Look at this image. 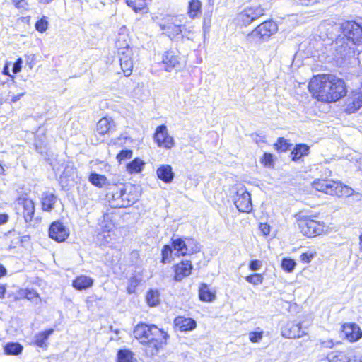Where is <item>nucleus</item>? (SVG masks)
I'll list each match as a JSON object with an SVG mask.
<instances>
[{
  "mask_svg": "<svg viewBox=\"0 0 362 362\" xmlns=\"http://www.w3.org/2000/svg\"><path fill=\"white\" fill-rule=\"evenodd\" d=\"M6 293V287L4 285H0V298H4Z\"/></svg>",
  "mask_w": 362,
  "mask_h": 362,
  "instance_id": "56",
  "label": "nucleus"
},
{
  "mask_svg": "<svg viewBox=\"0 0 362 362\" xmlns=\"http://www.w3.org/2000/svg\"><path fill=\"white\" fill-rule=\"evenodd\" d=\"M245 279L248 283L253 285H259L263 282V276L257 273L246 276Z\"/></svg>",
  "mask_w": 362,
  "mask_h": 362,
  "instance_id": "39",
  "label": "nucleus"
},
{
  "mask_svg": "<svg viewBox=\"0 0 362 362\" xmlns=\"http://www.w3.org/2000/svg\"><path fill=\"white\" fill-rule=\"evenodd\" d=\"M193 266L190 261H182L175 267L174 279L180 281L184 278L190 275Z\"/></svg>",
  "mask_w": 362,
  "mask_h": 362,
  "instance_id": "15",
  "label": "nucleus"
},
{
  "mask_svg": "<svg viewBox=\"0 0 362 362\" xmlns=\"http://www.w3.org/2000/svg\"><path fill=\"white\" fill-rule=\"evenodd\" d=\"M249 339L252 343H258L263 338V331L251 332L248 334Z\"/></svg>",
  "mask_w": 362,
  "mask_h": 362,
  "instance_id": "42",
  "label": "nucleus"
},
{
  "mask_svg": "<svg viewBox=\"0 0 362 362\" xmlns=\"http://www.w3.org/2000/svg\"><path fill=\"white\" fill-rule=\"evenodd\" d=\"M360 245L362 247V234L360 235Z\"/></svg>",
  "mask_w": 362,
  "mask_h": 362,
  "instance_id": "61",
  "label": "nucleus"
},
{
  "mask_svg": "<svg viewBox=\"0 0 362 362\" xmlns=\"http://www.w3.org/2000/svg\"><path fill=\"white\" fill-rule=\"evenodd\" d=\"M122 186L119 187L115 192H113L110 205L113 208H124L128 206V202L122 201Z\"/></svg>",
  "mask_w": 362,
  "mask_h": 362,
  "instance_id": "23",
  "label": "nucleus"
},
{
  "mask_svg": "<svg viewBox=\"0 0 362 362\" xmlns=\"http://www.w3.org/2000/svg\"><path fill=\"white\" fill-rule=\"evenodd\" d=\"M298 226L304 235L312 237L320 235L324 230L325 225L323 222L306 217L299 221Z\"/></svg>",
  "mask_w": 362,
  "mask_h": 362,
  "instance_id": "7",
  "label": "nucleus"
},
{
  "mask_svg": "<svg viewBox=\"0 0 362 362\" xmlns=\"http://www.w3.org/2000/svg\"><path fill=\"white\" fill-rule=\"evenodd\" d=\"M298 4L305 6L313 5L319 1V0H296Z\"/></svg>",
  "mask_w": 362,
  "mask_h": 362,
  "instance_id": "52",
  "label": "nucleus"
},
{
  "mask_svg": "<svg viewBox=\"0 0 362 362\" xmlns=\"http://www.w3.org/2000/svg\"><path fill=\"white\" fill-rule=\"evenodd\" d=\"M77 177V170L73 165H66L60 175L59 180L62 185H69V181H74Z\"/></svg>",
  "mask_w": 362,
  "mask_h": 362,
  "instance_id": "21",
  "label": "nucleus"
},
{
  "mask_svg": "<svg viewBox=\"0 0 362 362\" xmlns=\"http://www.w3.org/2000/svg\"><path fill=\"white\" fill-rule=\"evenodd\" d=\"M262 267V262L259 260H252L250 263L249 268L252 271H258Z\"/></svg>",
  "mask_w": 362,
  "mask_h": 362,
  "instance_id": "48",
  "label": "nucleus"
},
{
  "mask_svg": "<svg viewBox=\"0 0 362 362\" xmlns=\"http://www.w3.org/2000/svg\"><path fill=\"white\" fill-rule=\"evenodd\" d=\"M329 362H348V356L344 351H333L327 356Z\"/></svg>",
  "mask_w": 362,
  "mask_h": 362,
  "instance_id": "31",
  "label": "nucleus"
},
{
  "mask_svg": "<svg viewBox=\"0 0 362 362\" xmlns=\"http://www.w3.org/2000/svg\"><path fill=\"white\" fill-rule=\"evenodd\" d=\"M158 177L165 183H170L174 179L175 174L170 165H161L156 170Z\"/></svg>",
  "mask_w": 362,
  "mask_h": 362,
  "instance_id": "19",
  "label": "nucleus"
},
{
  "mask_svg": "<svg viewBox=\"0 0 362 362\" xmlns=\"http://www.w3.org/2000/svg\"><path fill=\"white\" fill-rule=\"evenodd\" d=\"M18 210L22 211L25 222L28 223L32 221L35 213V204L32 199L29 198L22 197L18 201Z\"/></svg>",
  "mask_w": 362,
  "mask_h": 362,
  "instance_id": "14",
  "label": "nucleus"
},
{
  "mask_svg": "<svg viewBox=\"0 0 362 362\" xmlns=\"http://www.w3.org/2000/svg\"><path fill=\"white\" fill-rule=\"evenodd\" d=\"M2 72H3V74H4V75L11 76V75H10V73H9V69H8V66H5L4 67V69H3V71H2Z\"/></svg>",
  "mask_w": 362,
  "mask_h": 362,
  "instance_id": "58",
  "label": "nucleus"
},
{
  "mask_svg": "<svg viewBox=\"0 0 362 362\" xmlns=\"http://www.w3.org/2000/svg\"><path fill=\"white\" fill-rule=\"evenodd\" d=\"M277 30L276 24L272 21H266L254 29L249 37L254 40H265Z\"/></svg>",
  "mask_w": 362,
  "mask_h": 362,
  "instance_id": "8",
  "label": "nucleus"
},
{
  "mask_svg": "<svg viewBox=\"0 0 362 362\" xmlns=\"http://www.w3.org/2000/svg\"><path fill=\"white\" fill-rule=\"evenodd\" d=\"M127 4L129 6H131L135 11L141 10V7H136L135 6V2L132 0H127Z\"/></svg>",
  "mask_w": 362,
  "mask_h": 362,
  "instance_id": "53",
  "label": "nucleus"
},
{
  "mask_svg": "<svg viewBox=\"0 0 362 362\" xmlns=\"http://www.w3.org/2000/svg\"><path fill=\"white\" fill-rule=\"evenodd\" d=\"M24 94H25V92H23V93H19V94H17V95H13V96H12V98H11V102H12V103H16V102H17L18 100H20V98H21L23 95H24Z\"/></svg>",
  "mask_w": 362,
  "mask_h": 362,
  "instance_id": "55",
  "label": "nucleus"
},
{
  "mask_svg": "<svg viewBox=\"0 0 362 362\" xmlns=\"http://www.w3.org/2000/svg\"><path fill=\"white\" fill-rule=\"evenodd\" d=\"M122 201H125V202H129L128 206H130L131 204H132L136 201L134 197H133L129 194L127 193L126 189L124 188V186H122Z\"/></svg>",
  "mask_w": 362,
  "mask_h": 362,
  "instance_id": "46",
  "label": "nucleus"
},
{
  "mask_svg": "<svg viewBox=\"0 0 362 362\" xmlns=\"http://www.w3.org/2000/svg\"><path fill=\"white\" fill-rule=\"evenodd\" d=\"M48 23L45 19V17L38 20L35 23V28L37 31L43 33L47 29Z\"/></svg>",
  "mask_w": 362,
  "mask_h": 362,
  "instance_id": "44",
  "label": "nucleus"
},
{
  "mask_svg": "<svg viewBox=\"0 0 362 362\" xmlns=\"http://www.w3.org/2000/svg\"><path fill=\"white\" fill-rule=\"evenodd\" d=\"M69 235V230L62 222H53L49 229V236L58 243L66 240Z\"/></svg>",
  "mask_w": 362,
  "mask_h": 362,
  "instance_id": "12",
  "label": "nucleus"
},
{
  "mask_svg": "<svg viewBox=\"0 0 362 362\" xmlns=\"http://www.w3.org/2000/svg\"><path fill=\"white\" fill-rule=\"evenodd\" d=\"M54 332L53 329H49L44 332H40L35 337V344L38 347H45L47 346V341L49 336Z\"/></svg>",
  "mask_w": 362,
  "mask_h": 362,
  "instance_id": "28",
  "label": "nucleus"
},
{
  "mask_svg": "<svg viewBox=\"0 0 362 362\" xmlns=\"http://www.w3.org/2000/svg\"><path fill=\"white\" fill-rule=\"evenodd\" d=\"M12 2L17 8H25L27 4L25 0H12Z\"/></svg>",
  "mask_w": 362,
  "mask_h": 362,
  "instance_id": "50",
  "label": "nucleus"
},
{
  "mask_svg": "<svg viewBox=\"0 0 362 362\" xmlns=\"http://www.w3.org/2000/svg\"><path fill=\"white\" fill-rule=\"evenodd\" d=\"M185 33H186V34H187V35H188L189 36H190V37H191V38H190L189 40H192V37H193V36H192V30H191L189 28V29H187V28H186Z\"/></svg>",
  "mask_w": 362,
  "mask_h": 362,
  "instance_id": "59",
  "label": "nucleus"
},
{
  "mask_svg": "<svg viewBox=\"0 0 362 362\" xmlns=\"http://www.w3.org/2000/svg\"><path fill=\"white\" fill-rule=\"evenodd\" d=\"M22 296L28 300H32L37 303L40 296L37 292L33 289H25L21 291Z\"/></svg>",
  "mask_w": 362,
  "mask_h": 362,
  "instance_id": "38",
  "label": "nucleus"
},
{
  "mask_svg": "<svg viewBox=\"0 0 362 362\" xmlns=\"http://www.w3.org/2000/svg\"><path fill=\"white\" fill-rule=\"evenodd\" d=\"M121 37V34H119ZM116 46L119 49V62L121 69L125 76H128L132 74L133 68V61L132 59V50L127 43L124 46L120 44V38L116 42Z\"/></svg>",
  "mask_w": 362,
  "mask_h": 362,
  "instance_id": "5",
  "label": "nucleus"
},
{
  "mask_svg": "<svg viewBox=\"0 0 362 362\" xmlns=\"http://www.w3.org/2000/svg\"><path fill=\"white\" fill-rule=\"evenodd\" d=\"M23 351V346L18 343H8L4 346V351L7 355H18Z\"/></svg>",
  "mask_w": 362,
  "mask_h": 362,
  "instance_id": "33",
  "label": "nucleus"
},
{
  "mask_svg": "<svg viewBox=\"0 0 362 362\" xmlns=\"http://www.w3.org/2000/svg\"><path fill=\"white\" fill-rule=\"evenodd\" d=\"M6 269H5V267L0 264V278L2 277L3 276L6 275Z\"/></svg>",
  "mask_w": 362,
  "mask_h": 362,
  "instance_id": "57",
  "label": "nucleus"
},
{
  "mask_svg": "<svg viewBox=\"0 0 362 362\" xmlns=\"http://www.w3.org/2000/svg\"><path fill=\"white\" fill-rule=\"evenodd\" d=\"M343 331L347 339L350 341H356L362 337V332L356 324L351 323L344 325Z\"/></svg>",
  "mask_w": 362,
  "mask_h": 362,
  "instance_id": "17",
  "label": "nucleus"
},
{
  "mask_svg": "<svg viewBox=\"0 0 362 362\" xmlns=\"http://www.w3.org/2000/svg\"><path fill=\"white\" fill-rule=\"evenodd\" d=\"M296 265L295 261L292 259L284 258L281 261V268L284 271L291 273L293 271Z\"/></svg>",
  "mask_w": 362,
  "mask_h": 362,
  "instance_id": "36",
  "label": "nucleus"
},
{
  "mask_svg": "<svg viewBox=\"0 0 362 362\" xmlns=\"http://www.w3.org/2000/svg\"><path fill=\"white\" fill-rule=\"evenodd\" d=\"M172 247H173L174 250L177 251L180 255L185 256L189 254L185 238H173Z\"/></svg>",
  "mask_w": 362,
  "mask_h": 362,
  "instance_id": "25",
  "label": "nucleus"
},
{
  "mask_svg": "<svg viewBox=\"0 0 362 362\" xmlns=\"http://www.w3.org/2000/svg\"><path fill=\"white\" fill-rule=\"evenodd\" d=\"M264 10L260 6L245 8L238 13L237 19L243 25H247L255 20L263 16Z\"/></svg>",
  "mask_w": 362,
  "mask_h": 362,
  "instance_id": "9",
  "label": "nucleus"
},
{
  "mask_svg": "<svg viewBox=\"0 0 362 362\" xmlns=\"http://www.w3.org/2000/svg\"><path fill=\"white\" fill-rule=\"evenodd\" d=\"M175 325L182 332H190L197 327L196 321L190 317L178 316L174 320Z\"/></svg>",
  "mask_w": 362,
  "mask_h": 362,
  "instance_id": "16",
  "label": "nucleus"
},
{
  "mask_svg": "<svg viewBox=\"0 0 362 362\" xmlns=\"http://www.w3.org/2000/svg\"><path fill=\"white\" fill-rule=\"evenodd\" d=\"M272 162H273L272 155L270 153H265L263 156L262 163L265 166H270V165H272Z\"/></svg>",
  "mask_w": 362,
  "mask_h": 362,
  "instance_id": "47",
  "label": "nucleus"
},
{
  "mask_svg": "<svg viewBox=\"0 0 362 362\" xmlns=\"http://www.w3.org/2000/svg\"><path fill=\"white\" fill-rule=\"evenodd\" d=\"M259 229L265 235H268L270 232V226L267 223H260Z\"/></svg>",
  "mask_w": 362,
  "mask_h": 362,
  "instance_id": "51",
  "label": "nucleus"
},
{
  "mask_svg": "<svg viewBox=\"0 0 362 362\" xmlns=\"http://www.w3.org/2000/svg\"><path fill=\"white\" fill-rule=\"evenodd\" d=\"M173 249L172 247L165 245L162 249V262L163 263L169 262L172 256Z\"/></svg>",
  "mask_w": 362,
  "mask_h": 362,
  "instance_id": "41",
  "label": "nucleus"
},
{
  "mask_svg": "<svg viewBox=\"0 0 362 362\" xmlns=\"http://www.w3.org/2000/svg\"><path fill=\"white\" fill-rule=\"evenodd\" d=\"M233 202L240 212L249 213L252 209L251 195L244 186H240L236 189Z\"/></svg>",
  "mask_w": 362,
  "mask_h": 362,
  "instance_id": "6",
  "label": "nucleus"
},
{
  "mask_svg": "<svg viewBox=\"0 0 362 362\" xmlns=\"http://www.w3.org/2000/svg\"><path fill=\"white\" fill-rule=\"evenodd\" d=\"M309 146L306 144H297L291 151V158L293 160H297L304 156L308 154Z\"/></svg>",
  "mask_w": 362,
  "mask_h": 362,
  "instance_id": "29",
  "label": "nucleus"
},
{
  "mask_svg": "<svg viewBox=\"0 0 362 362\" xmlns=\"http://www.w3.org/2000/svg\"><path fill=\"white\" fill-rule=\"evenodd\" d=\"M145 164L143 160L136 158L127 165V171L130 174L139 173L143 170Z\"/></svg>",
  "mask_w": 362,
  "mask_h": 362,
  "instance_id": "27",
  "label": "nucleus"
},
{
  "mask_svg": "<svg viewBox=\"0 0 362 362\" xmlns=\"http://www.w3.org/2000/svg\"><path fill=\"white\" fill-rule=\"evenodd\" d=\"M290 146V144L284 138H279L275 144L276 149L282 152L286 151Z\"/></svg>",
  "mask_w": 362,
  "mask_h": 362,
  "instance_id": "40",
  "label": "nucleus"
},
{
  "mask_svg": "<svg viewBox=\"0 0 362 362\" xmlns=\"http://www.w3.org/2000/svg\"><path fill=\"white\" fill-rule=\"evenodd\" d=\"M88 181L94 186L102 188L109 185L107 178L103 175L93 172L89 175Z\"/></svg>",
  "mask_w": 362,
  "mask_h": 362,
  "instance_id": "24",
  "label": "nucleus"
},
{
  "mask_svg": "<svg viewBox=\"0 0 362 362\" xmlns=\"http://www.w3.org/2000/svg\"><path fill=\"white\" fill-rule=\"evenodd\" d=\"M281 334L288 339H295L306 334V332L300 323L288 322L281 328Z\"/></svg>",
  "mask_w": 362,
  "mask_h": 362,
  "instance_id": "13",
  "label": "nucleus"
},
{
  "mask_svg": "<svg viewBox=\"0 0 362 362\" xmlns=\"http://www.w3.org/2000/svg\"><path fill=\"white\" fill-rule=\"evenodd\" d=\"M134 337L147 345L146 352L153 356L163 349L168 337V334L158 327L141 323L134 329Z\"/></svg>",
  "mask_w": 362,
  "mask_h": 362,
  "instance_id": "2",
  "label": "nucleus"
},
{
  "mask_svg": "<svg viewBox=\"0 0 362 362\" xmlns=\"http://www.w3.org/2000/svg\"><path fill=\"white\" fill-rule=\"evenodd\" d=\"M360 360H361V362H362V358Z\"/></svg>",
  "mask_w": 362,
  "mask_h": 362,
  "instance_id": "63",
  "label": "nucleus"
},
{
  "mask_svg": "<svg viewBox=\"0 0 362 362\" xmlns=\"http://www.w3.org/2000/svg\"><path fill=\"white\" fill-rule=\"evenodd\" d=\"M158 25L163 31V33L171 40L179 38L180 36L187 39L191 38L186 34V27L182 25V21L177 16H165L158 22Z\"/></svg>",
  "mask_w": 362,
  "mask_h": 362,
  "instance_id": "4",
  "label": "nucleus"
},
{
  "mask_svg": "<svg viewBox=\"0 0 362 362\" xmlns=\"http://www.w3.org/2000/svg\"><path fill=\"white\" fill-rule=\"evenodd\" d=\"M22 63H23V61H22L21 58H18L15 62V63L13 64V72L14 74H17L21 71Z\"/></svg>",
  "mask_w": 362,
  "mask_h": 362,
  "instance_id": "49",
  "label": "nucleus"
},
{
  "mask_svg": "<svg viewBox=\"0 0 362 362\" xmlns=\"http://www.w3.org/2000/svg\"><path fill=\"white\" fill-rule=\"evenodd\" d=\"M8 220V216L6 214H0V225L6 223Z\"/></svg>",
  "mask_w": 362,
  "mask_h": 362,
  "instance_id": "54",
  "label": "nucleus"
},
{
  "mask_svg": "<svg viewBox=\"0 0 362 362\" xmlns=\"http://www.w3.org/2000/svg\"><path fill=\"white\" fill-rule=\"evenodd\" d=\"M146 301L150 306H156L159 303V295L158 291H149L146 295Z\"/></svg>",
  "mask_w": 362,
  "mask_h": 362,
  "instance_id": "35",
  "label": "nucleus"
},
{
  "mask_svg": "<svg viewBox=\"0 0 362 362\" xmlns=\"http://www.w3.org/2000/svg\"><path fill=\"white\" fill-rule=\"evenodd\" d=\"M202 3L199 0H191L188 6V14L194 18L201 11Z\"/></svg>",
  "mask_w": 362,
  "mask_h": 362,
  "instance_id": "32",
  "label": "nucleus"
},
{
  "mask_svg": "<svg viewBox=\"0 0 362 362\" xmlns=\"http://www.w3.org/2000/svg\"><path fill=\"white\" fill-rule=\"evenodd\" d=\"M154 140L158 146L167 149H170L174 146L173 138L168 134L167 127L163 124L156 128Z\"/></svg>",
  "mask_w": 362,
  "mask_h": 362,
  "instance_id": "11",
  "label": "nucleus"
},
{
  "mask_svg": "<svg viewBox=\"0 0 362 362\" xmlns=\"http://www.w3.org/2000/svg\"><path fill=\"white\" fill-rule=\"evenodd\" d=\"M313 96L326 103L338 100L346 93L344 81L333 75H318L313 77L308 85Z\"/></svg>",
  "mask_w": 362,
  "mask_h": 362,
  "instance_id": "1",
  "label": "nucleus"
},
{
  "mask_svg": "<svg viewBox=\"0 0 362 362\" xmlns=\"http://www.w3.org/2000/svg\"><path fill=\"white\" fill-rule=\"evenodd\" d=\"M128 290H129V292L130 293L131 292V288H129Z\"/></svg>",
  "mask_w": 362,
  "mask_h": 362,
  "instance_id": "62",
  "label": "nucleus"
},
{
  "mask_svg": "<svg viewBox=\"0 0 362 362\" xmlns=\"http://www.w3.org/2000/svg\"><path fill=\"white\" fill-rule=\"evenodd\" d=\"M4 169L3 168V166L0 164V174H4Z\"/></svg>",
  "mask_w": 362,
  "mask_h": 362,
  "instance_id": "60",
  "label": "nucleus"
},
{
  "mask_svg": "<svg viewBox=\"0 0 362 362\" xmlns=\"http://www.w3.org/2000/svg\"><path fill=\"white\" fill-rule=\"evenodd\" d=\"M93 279L86 275L77 276L72 283L74 288L78 291L86 290L91 287L93 284Z\"/></svg>",
  "mask_w": 362,
  "mask_h": 362,
  "instance_id": "22",
  "label": "nucleus"
},
{
  "mask_svg": "<svg viewBox=\"0 0 362 362\" xmlns=\"http://www.w3.org/2000/svg\"><path fill=\"white\" fill-rule=\"evenodd\" d=\"M187 248L189 254L197 252L199 250V245L197 241L192 238H185Z\"/></svg>",
  "mask_w": 362,
  "mask_h": 362,
  "instance_id": "37",
  "label": "nucleus"
},
{
  "mask_svg": "<svg viewBox=\"0 0 362 362\" xmlns=\"http://www.w3.org/2000/svg\"><path fill=\"white\" fill-rule=\"evenodd\" d=\"M313 187L319 192L338 197H349L354 193L352 188L333 180H315Z\"/></svg>",
  "mask_w": 362,
  "mask_h": 362,
  "instance_id": "3",
  "label": "nucleus"
},
{
  "mask_svg": "<svg viewBox=\"0 0 362 362\" xmlns=\"http://www.w3.org/2000/svg\"><path fill=\"white\" fill-rule=\"evenodd\" d=\"M133 354L129 350H119L117 353L118 362H132Z\"/></svg>",
  "mask_w": 362,
  "mask_h": 362,
  "instance_id": "34",
  "label": "nucleus"
},
{
  "mask_svg": "<svg viewBox=\"0 0 362 362\" xmlns=\"http://www.w3.org/2000/svg\"><path fill=\"white\" fill-rule=\"evenodd\" d=\"M163 64L167 71H171L179 65V59L173 52H166L163 56Z\"/></svg>",
  "mask_w": 362,
  "mask_h": 362,
  "instance_id": "20",
  "label": "nucleus"
},
{
  "mask_svg": "<svg viewBox=\"0 0 362 362\" xmlns=\"http://www.w3.org/2000/svg\"><path fill=\"white\" fill-rule=\"evenodd\" d=\"M344 33L347 39L355 45L362 44V23L349 21L344 25Z\"/></svg>",
  "mask_w": 362,
  "mask_h": 362,
  "instance_id": "10",
  "label": "nucleus"
},
{
  "mask_svg": "<svg viewBox=\"0 0 362 362\" xmlns=\"http://www.w3.org/2000/svg\"><path fill=\"white\" fill-rule=\"evenodd\" d=\"M115 124L111 117H105L101 118L97 123L96 132L100 135L108 134L115 129Z\"/></svg>",
  "mask_w": 362,
  "mask_h": 362,
  "instance_id": "18",
  "label": "nucleus"
},
{
  "mask_svg": "<svg viewBox=\"0 0 362 362\" xmlns=\"http://www.w3.org/2000/svg\"><path fill=\"white\" fill-rule=\"evenodd\" d=\"M199 296L202 301L211 302L214 299L215 294L210 291L206 284H202L199 290Z\"/></svg>",
  "mask_w": 362,
  "mask_h": 362,
  "instance_id": "30",
  "label": "nucleus"
},
{
  "mask_svg": "<svg viewBox=\"0 0 362 362\" xmlns=\"http://www.w3.org/2000/svg\"><path fill=\"white\" fill-rule=\"evenodd\" d=\"M315 255V252L308 251L306 252L302 253L300 255V259L302 262L308 264L313 259Z\"/></svg>",
  "mask_w": 362,
  "mask_h": 362,
  "instance_id": "45",
  "label": "nucleus"
},
{
  "mask_svg": "<svg viewBox=\"0 0 362 362\" xmlns=\"http://www.w3.org/2000/svg\"><path fill=\"white\" fill-rule=\"evenodd\" d=\"M57 200V197L52 193H44L42 196V206L45 211H51Z\"/></svg>",
  "mask_w": 362,
  "mask_h": 362,
  "instance_id": "26",
  "label": "nucleus"
},
{
  "mask_svg": "<svg viewBox=\"0 0 362 362\" xmlns=\"http://www.w3.org/2000/svg\"><path fill=\"white\" fill-rule=\"evenodd\" d=\"M133 154V152L132 150L129 149H125L122 150L117 155V160L119 163H121L122 160H125L127 159H129L132 158Z\"/></svg>",
  "mask_w": 362,
  "mask_h": 362,
  "instance_id": "43",
  "label": "nucleus"
}]
</instances>
